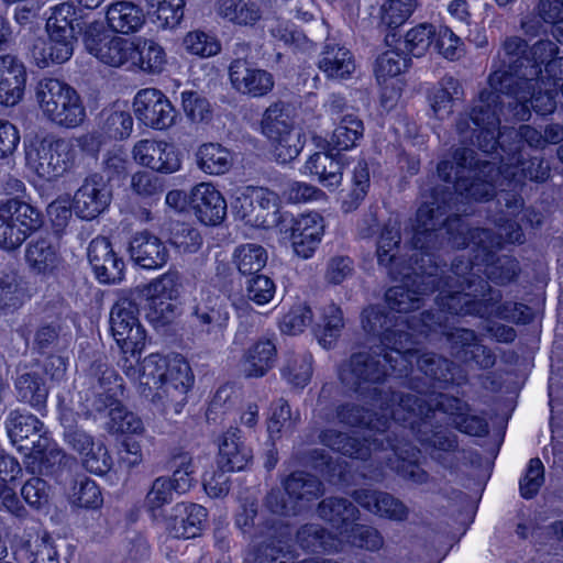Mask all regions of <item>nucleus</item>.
<instances>
[{
	"label": "nucleus",
	"mask_w": 563,
	"mask_h": 563,
	"mask_svg": "<svg viewBox=\"0 0 563 563\" xmlns=\"http://www.w3.org/2000/svg\"><path fill=\"white\" fill-rule=\"evenodd\" d=\"M467 213L464 202L453 199L452 190L437 187L430 201H424L417 211L413 227L412 245L426 253L440 249L446 241L453 247L472 246L475 262L455 260L452 264V276L455 289L467 292V278L481 277L474 269L485 264L486 277L498 285L515 280L520 272L519 263L511 256L493 257L503 246V236L489 229H470L461 219Z\"/></svg>",
	"instance_id": "nucleus-1"
},
{
	"label": "nucleus",
	"mask_w": 563,
	"mask_h": 563,
	"mask_svg": "<svg viewBox=\"0 0 563 563\" xmlns=\"http://www.w3.org/2000/svg\"><path fill=\"white\" fill-rule=\"evenodd\" d=\"M110 329L122 353L119 366L137 385L140 394L166 416L180 413L194 383L188 362L180 355L167 358L158 353L139 362L146 334L139 320V307L129 298H121L113 305Z\"/></svg>",
	"instance_id": "nucleus-2"
},
{
	"label": "nucleus",
	"mask_w": 563,
	"mask_h": 563,
	"mask_svg": "<svg viewBox=\"0 0 563 563\" xmlns=\"http://www.w3.org/2000/svg\"><path fill=\"white\" fill-rule=\"evenodd\" d=\"M438 175L445 184L453 183V199L464 202L488 201L495 197L499 180L521 186L526 179L543 183L549 178L550 167L543 159L534 157L528 162L523 156L504 157L500 162L481 159L474 150L456 148L452 159L438 164Z\"/></svg>",
	"instance_id": "nucleus-3"
},
{
	"label": "nucleus",
	"mask_w": 563,
	"mask_h": 563,
	"mask_svg": "<svg viewBox=\"0 0 563 563\" xmlns=\"http://www.w3.org/2000/svg\"><path fill=\"white\" fill-rule=\"evenodd\" d=\"M500 114L510 117L505 100L494 91L483 90L470 115L460 117L456 130L462 142L477 145L484 153H492L498 146L507 155L522 156L523 143L533 148H543V134L531 125H521L518 130L500 131Z\"/></svg>",
	"instance_id": "nucleus-4"
},
{
	"label": "nucleus",
	"mask_w": 563,
	"mask_h": 563,
	"mask_svg": "<svg viewBox=\"0 0 563 563\" xmlns=\"http://www.w3.org/2000/svg\"><path fill=\"white\" fill-rule=\"evenodd\" d=\"M444 318L441 312L424 311L419 317H401L391 312L388 307L369 306L362 312V327L373 336H378L380 347L389 350L384 354L385 361L399 373L407 371L412 353L410 343H418V336L442 331Z\"/></svg>",
	"instance_id": "nucleus-5"
},
{
	"label": "nucleus",
	"mask_w": 563,
	"mask_h": 563,
	"mask_svg": "<svg viewBox=\"0 0 563 563\" xmlns=\"http://www.w3.org/2000/svg\"><path fill=\"white\" fill-rule=\"evenodd\" d=\"M514 70L504 75L490 74L489 89L485 90L499 93L508 114L515 120H529L531 109L542 115L552 113L556 108L555 82L540 77L542 69L537 65H526L525 69L517 65Z\"/></svg>",
	"instance_id": "nucleus-6"
},
{
	"label": "nucleus",
	"mask_w": 563,
	"mask_h": 563,
	"mask_svg": "<svg viewBox=\"0 0 563 563\" xmlns=\"http://www.w3.org/2000/svg\"><path fill=\"white\" fill-rule=\"evenodd\" d=\"M434 394L408 393L407 396H400L398 407L391 410V417L396 431L404 435L407 427L410 432L417 437L419 442L429 452L430 456L444 464V453L455 452L459 449L457 437L448 430H434L433 420L439 413L433 401Z\"/></svg>",
	"instance_id": "nucleus-7"
},
{
	"label": "nucleus",
	"mask_w": 563,
	"mask_h": 563,
	"mask_svg": "<svg viewBox=\"0 0 563 563\" xmlns=\"http://www.w3.org/2000/svg\"><path fill=\"white\" fill-rule=\"evenodd\" d=\"M86 387L79 391L87 412H102L110 409L107 422L108 429L113 433H141L142 420L124 410L118 400L122 395V385L114 369L101 360L95 361L85 382Z\"/></svg>",
	"instance_id": "nucleus-8"
},
{
	"label": "nucleus",
	"mask_w": 563,
	"mask_h": 563,
	"mask_svg": "<svg viewBox=\"0 0 563 563\" xmlns=\"http://www.w3.org/2000/svg\"><path fill=\"white\" fill-rule=\"evenodd\" d=\"M389 350L377 346L371 352L353 353L339 367L341 383L363 396L379 404L380 410H388L389 405L398 407L399 397L408 394L384 390L382 385L387 376L395 374L402 376L404 373L391 368L390 363L385 361L384 354Z\"/></svg>",
	"instance_id": "nucleus-9"
},
{
	"label": "nucleus",
	"mask_w": 563,
	"mask_h": 563,
	"mask_svg": "<svg viewBox=\"0 0 563 563\" xmlns=\"http://www.w3.org/2000/svg\"><path fill=\"white\" fill-rule=\"evenodd\" d=\"M467 292L453 291L451 288L448 295H442L441 305L451 314L490 317L500 319L527 322L528 316L525 305L516 302L499 303L501 295L499 290H493L487 280L482 277L467 278Z\"/></svg>",
	"instance_id": "nucleus-10"
},
{
	"label": "nucleus",
	"mask_w": 563,
	"mask_h": 563,
	"mask_svg": "<svg viewBox=\"0 0 563 563\" xmlns=\"http://www.w3.org/2000/svg\"><path fill=\"white\" fill-rule=\"evenodd\" d=\"M401 274L395 280H400L399 285L390 287L385 299L388 309L391 312L408 313L419 309L423 303V296L435 289L440 290L437 297V305L441 311H448L441 305L442 295H448V290L457 291L454 285V277L448 275L445 278H439L432 272L421 271L420 273L413 266H404Z\"/></svg>",
	"instance_id": "nucleus-11"
},
{
	"label": "nucleus",
	"mask_w": 563,
	"mask_h": 563,
	"mask_svg": "<svg viewBox=\"0 0 563 563\" xmlns=\"http://www.w3.org/2000/svg\"><path fill=\"white\" fill-rule=\"evenodd\" d=\"M36 100L43 114L59 126L77 128L86 118V110L77 91L56 78L38 81Z\"/></svg>",
	"instance_id": "nucleus-12"
},
{
	"label": "nucleus",
	"mask_w": 563,
	"mask_h": 563,
	"mask_svg": "<svg viewBox=\"0 0 563 563\" xmlns=\"http://www.w3.org/2000/svg\"><path fill=\"white\" fill-rule=\"evenodd\" d=\"M233 212L246 224L273 229L283 221L278 196L266 188L247 187L232 202Z\"/></svg>",
	"instance_id": "nucleus-13"
},
{
	"label": "nucleus",
	"mask_w": 563,
	"mask_h": 563,
	"mask_svg": "<svg viewBox=\"0 0 563 563\" xmlns=\"http://www.w3.org/2000/svg\"><path fill=\"white\" fill-rule=\"evenodd\" d=\"M74 142L67 139H44L26 152L27 166L41 178L52 180L69 170L76 161Z\"/></svg>",
	"instance_id": "nucleus-14"
},
{
	"label": "nucleus",
	"mask_w": 563,
	"mask_h": 563,
	"mask_svg": "<svg viewBox=\"0 0 563 563\" xmlns=\"http://www.w3.org/2000/svg\"><path fill=\"white\" fill-rule=\"evenodd\" d=\"M262 132L271 141L279 163L295 159L303 147L301 134L292 129L289 115L279 103L272 104L264 112Z\"/></svg>",
	"instance_id": "nucleus-15"
},
{
	"label": "nucleus",
	"mask_w": 563,
	"mask_h": 563,
	"mask_svg": "<svg viewBox=\"0 0 563 563\" xmlns=\"http://www.w3.org/2000/svg\"><path fill=\"white\" fill-rule=\"evenodd\" d=\"M394 438L387 435L384 440V451H380L375 461L379 464L383 462L387 467L395 471L404 479L411 481L415 484H427L430 479L419 464L420 450L405 440L396 430H393Z\"/></svg>",
	"instance_id": "nucleus-16"
},
{
	"label": "nucleus",
	"mask_w": 563,
	"mask_h": 563,
	"mask_svg": "<svg viewBox=\"0 0 563 563\" xmlns=\"http://www.w3.org/2000/svg\"><path fill=\"white\" fill-rule=\"evenodd\" d=\"M133 109L139 121L155 130L168 129L176 122V109L156 88H144L137 91L133 100Z\"/></svg>",
	"instance_id": "nucleus-17"
},
{
	"label": "nucleus",
	"mask_w": 563,
	"mask_h": 563,
	"mask_svg": "<svg viewBox=\"0 0 563 563\" xmlns=\"http://www.w3.org/2000/svg\"><path fill=\"white\" fill-rule=\"evenodd\" d=\"M111 199L110 185L101 174L93 173L76 190L71 208L77 217L92 220L109 207Z\"/></svg>",
	"instance_id": "nucleus-18"
},
{
	"label": "nucleus",
	"mask_w": 563,
	"mask_h": 563,
	"mask_svg": "<svg viewBox=\"0 0 563 563\" xmlns=\"http://www.w3.org/2000/svg\"><path fill=\"white\" fill-rule=\"evenodd\" d=\"M181 287V275L172 269L146 286L145 294L151 301V309L163 323L170 322L175 317L177 306L174 301L179 297Z\"/></svg>",
	"instance_id": "nucleus-19"
},
{
	"label": "nucleus",
	"mask_w": 563,
	"mask_h": 563,
	"mask_svg": "<svg viewBox=\"0 0 563 563\" xmlns=\"http://www.w3.org/2000/svg\"><path fill=\"white\" fill-rule=\"evenodd\" d=\"M48 37H35L30 43L27 51L30 57L40 68H46L53 64H63L74 54L77 42L76 34L46 31Z\"/></svg>",
	"instance_id": "nucleus-20"
},
{
	"label": "nucleus",
	"mask_w": 563,
	"mask_h": 563,
	"mask_svg": "<svg viewBox=\"0 0 563 563\" xmlns=\"http://www.w3.org/2000/svg\"><path fill=\"white\" fill-rule=\"evenodd\" d=\"M5 426L11 442L19 451H25L26 454L36 448H46L47 434L44 424L35 416L14 410L10 412Z\"/></svg>",
	"instance_id": "nucleus-21"
},
{
	"label": "nucleus",
	"mask_w": 563,
	"mask_h": 563,
	"mask_svg": "<svg viewBox=\"0 0 563 563\" xmlns=\"http://www.w3.org/2000/svg\"><path fill=\"white\" fill-rule=\"evenodd\" d=\"M450 344L451 354L463 363H474L479 368L493 367L496 361L494 353L483 345L473 330L456 328L443 332Z\"/></svg>",
	"instance_id": "nucleus-22"
},
{
	"label": "nucleus",
	"mask_w": 563,
	"mask_h": 563,
	"mask_svg": "<svg viewBox=\"0 0 563 563\" xmlns=\"http://www.w3.org/2000/svg\"><path fill=\"white\" fill-rule=\"evenodd\" d=\"M229 76L238 92L252 98L266 96L275 85L274 77L269 71L253 67L243 58H235L231 63Z\"/></svg>",
	"instance_id": "nucleus-23"
},
{
	"label": "nucleus",
	"mask_w": 563,
	"mask_h": 563,
	"mask_svg": "<svg viewBox=\"0 0 563 563\" xmlns=\"http://www.w3.org/2000/svg\"><path fill=\"white\" fill-rule=\"evenodd\" d=\"M396 408L397 407L389 405L388 410H382V415H376V418L374 419L373 416L363 407L347 402L339 405L334 410L325 412L323 419L327 422L338 421L339 423L347 427L365 426L369 430L378 432V438L386 439L387 437L384 435V432L391 428L389 418L393 419L391 410Z\"/></svg>",
	"instance_id": "nucleus-24"
},
{
	"label": "nucleus",
	"mask_w": 563,
	"mask_h": 563,
	"mask_svg": "<svg viewBox=\"0 0 563 563\" xmlns=\"http://www.w3.org/2000/svg\"><path fill=\"white\" fill-rule=\"evenodd\" d=\"M320 442L346 456L358 459V460H367L368 457H374L380 452L384 451V438L374 437L371 438L364 437L363 441L357 438L350 437L349 434L334 430V429H325L319 434Z\"/></svg>",
	"instance_id": "nucleus-25"
},
{
	"label": "nucleus",
	"mask_w": 563,
	"mask_h": 563,
	"mask_svg": "<svg viewBox=\"0 0 563 563\" xmlns=\"http://www.w3.org/2000/svg\"><path fill=\"white\" fill-rule=\"evenodd\" d=\"M87 256L100 283L115 284L123 279L124 262L118 257L107 238L93 239L89 243Z\"/></svg>",
	"instance_id": "nucleus-26"
},
{
	"label": "nucleus",
	"mask_w": 563,
	"mask_h": 563,
	"mask_svg": "<svg viewBox=\"0 0 563 563\" xmlns=\"http://www.w3.org/2000/svg\"><path fill=\"white\" fill-rule=\"evenodd\" d=\"M196 329L213 341L224 335L229 312L219 297L207 296L196 303L191 313Z\"/></svg>",
	"instance_id": "nucleus-27"
},
{
	"label": "nucleus",
	"mask_w": 563,
	"mask_h": 563,
	"mask_svg": "<svg viewBox=\"0 0 563 563\" xmlns=\"http://www.w3.org/2000/svg\"><path fill=\"white\" fill-rule=\"evenodd\" d=\"M132 153L139 164L163 174H172L180 168V159L174 146L163 141L141 140Z\"/></svg>",
	"instance_id": "nucleus-28"
},
{
	"label": "nucleus",
	"mask_w": 563,
	"mask_h": 563,
	"mask_svg": "<svg viewBox=\"0 0 563 563\" xmlns=\"http://www.w3.org/2000/svg\"><path fill=\"white\" fill-rule=\"evenodd\" d=\"M433 401L438 410L449 416L459 431L473 437H483L488 433L487 421L479 416L471 415L468 405L461 399L434 394Z\"/></svg>",
	"instance_id": "nucleus-29"
},
{
	"label": "nucleus",
	"mask_w": 563,
	"mask_h": 563,
	"mask_svg": "<svg viewBox=\"0 0 563 563\" xmlns=\"http://www.w3.org/2000/svg\"><path fill=\"white\" fill-rule=\"evenodd\" d=\"M205 507L192 503H178L166 519V530L177 539H191L200 534L207 521Z\"/></svg>",
	"instance_id": "nucleus-30"
},
{
	"label": "nucleus",
	"mask_w": 563,
	"mask_h": 563,
	"mask_svg": "<svg viewBox=\"0 0 563 563\" xmlns=\"http://www.w3.org/2000/svg\"><path fill=\"white\" fill-rule=\"evenodd\" d=\"M128 251L132 262L145 269L161 268L169 257V252L162 240L148 231L135 233Z\"/></svg>",
	"instance_id": "nucleus-31"
},
{
	"label": "nucleus",
	"mask_w": 563,
	"mask_h": 563,
	"mask_svg": "<svg viewBox=\"0 0 563 563\" xmlns=\"http://www.w3.org/2000/svg\"><path fill=\"white\" fill-rule=\"evenodd\" d=\"M190 206L200 222L220 224L227 214V202L219 190L209 183L195 186L190 192Z\"/></svg>",
	"instance_id": "nucleus-32"
},
{
	"label": "nucleus",
	"mask_w": 563,
	"mask_h": 563,
	"mask_svg": "<svg viewBox=\"0 0 563 563\" xmlns=\"http://www.w3.org/2000/svg\"><path fill=\"white\" fill-rule=\"evenodd\" d=\"M324 231L323 218L317 212L300 214L291 227V242L295 253L309 258L321 242Z\"/></svg>",
	"instance_id": "nucleus-33"
},
{
	"label": "nucleus",
	"mask_w": 563,
	"mask_h": 563,
	"mask_svg": "<svg viewBox=\"0 0 563 563\" xmlns=\"http://www.w3.org/2000/svg\"><path fill=\"white\" fill-rule=\"evenodd\" d=\"M353 498L368 511L393 521H405L410 514L400 499L387 492L357 489L354 490Z\"/></svg>",
	"instance_id": "nucleus-34"
},
{
	"label": "nucleus",
	"mask_w": 563,
	"mask_h": 563,
	"mask_svg": "<svg viewBox=\"0 0 563 563\" xmlns=\"http://www.w3.org/2000/svg\"><path fill=\"white\" fill-rule=\"evenodd\" d=\"M318 68L330 79H347L355 71L352 52L333 38H328L320 52Z\"/></svg>",
	"instance_id": "nucleus-35"
},
{
	"label": "nucleus",
	"mask_w": 563,
	"mask_h": 563,
	"mask_svg": "<svg viewBox=\"0 0 563 563\" xmlns=\"http://www.w3.org/2000/svg\"><path fill=\"white\" fill-rule=\"evenodd\" d=\"M218 466L223 471H243L252 461V450L242 441L241 430L231 427L219 438Z\"/></svg>",
	"instance_id": "nucleus-36"
},
{
	"label": "nucleus",
	"mask_w": 563,
	"mask_h": 563,
	"mask_svg": "<svg viewBox=\"0 0 563 563\" xmlns=\"http://www.w3.org/2000/svg\"><path fill=\"white\" fill-rule=\"evenodd\" d=\"M26 71L15 56H0V104L14 106L23 96Z\"/></svg>",
	"instance_id": "nucleus-37"
},
{
	"label": "nucleus",
	"mask_w": 563,
	"mask_h": 563,
	"mask_svg": "<svg viewBox=\"0 0 563 563\" xmlns=\"http://www.w3.org/2000/svg\"><path fill=\"white\" fill-rule=\"evenodd\" d=\"M347 158L342 154L317 152L312 154L303 166V173L317 176L320 184L329 189L339 187L343 179V169Z\"/></svg>",
	"instance_id": "nucleus-38"
},
{
	"label": "nucleus",
	"mask_w": 563,
	"mask_h": 563,
	"mask_svg": "<svg viewBox=\"0 0 563 563\" xmlns=\"http://www.w3.org/2000/svg\"><path fill=\"white\" fill-rule=\"evenodd\" d=\"M400 240V225L398 221L389 219L385 223L377 242V260L379 265L387 268L391 278H397L401 274V267L410 266L397 255Z\"/></svg>",
	"instance_id": "nucleus-39"
},
{
	"label": "nucleus",
	"mask_w": 563,
	"mask_h": 563,
	"mask_svg": "<svg viewBox=\"0 0 563 563\" xmlns=\"http://www.w3.org/2000/svg\"><path fill=\"white\" fill-rule=\"evenodd\" d=\"M288 498L298 506L299 512L309 508L323 494L322 482L306 472H294L284 482Z\"/></svg>",
	"instance_id": "nucleus-40"
},
{
	"label": "nucleus",
	"mask_w": 563,
	"mask_h": 563,
	"mask_svg": "<svg viewBox=\"0 0 563 563\" xmlns=\"http://www.w3.org/2000/svg\"><path fill=\"white\" fill-rule=\"evenodd\" d=\"M464 90L461 81L453 76H444L430 89L428 100L435 118L444 120L453 113L456 101L462 100Z\"/></svg>",
	"instance_id": "nucleus-41"
},
{
	"label": "nucleus",
	"mask_w": 563,
	"mask_h": 563,
	"mask_svg": "<svg viewBox=\"0 0 563 563\" xmlns=\"http://www.w3.org/2000/svg\"><path fill=\"white\" fill-rule=\"evenodd\" d=\"M276 346L271 340H260L251 345L244 353L240 368L247 378L265 376L275 365Z\"/></svg>",
	"instance_id": "nucleus-42"
},
{
	"label": "nucleus",
	"mask_w": 563,
	"mask_h": 563,
	"mask_svg": "<svg viewBox=\"0 0 563 563\" xmlns=\"http://www.w3.org/2000/svg\"><path fill=\"white\" fill-rule=\"evenodd\" d=\"M109 27L121 34L137 32L145 23V14L139 5L130 1L111 3L106 12Z\"/></svg>",
	"instance_id": "nucleus-43"
},
{
	"label": "nucleus",
	"mask_w": 563,
	"mask_h": 563,
	"mask_svg": "<svg viewBox=\"0 0 563 563\" xmlns=\"http://www.w3.org/2000/svg\"><path fill=\"white\" fill-rule=\"evenodd\" d=\"M25 262L31 273L49 275L59 263L57 247L49 238L31 240L25 249Z\"/></svg>",
	"instance_id": "nucleus-44"
},
{
	"label": "nucleus",
	"mask_w": 563,
	"mask_h": 563,
	"mask_svg": "<svg viewBox=\"0 0 563 563\" xmlns=\"http://www.w3.org/2000/svg\"><path fill=\"white\" fill-rule=\"evenodd\" d=\"M214 11L218 16L238 26H254L262 19L261 7L252 0H217Z\"/></svg>",
	"instance_id": "nucleus-45"
},
{
	"label": "nucleus",
	"mask_w": 563,
	"mask_h": 563,
	"mask_svg": "<svg viewBox=\"0 0 563 563\" xmlns=\"http://www.w3.org/2000/svg\"><path fill=\"white\" fill-rule=\"evenodd\" d=\"M319 516L330 522L341 534L347 532L349 527L356 522L358 509L346 498L329 497L318 506Z\"/></svg>",
	"instance_id": "nucleus-46"
},
{
	"label": "nucleus",
	"mask_w": 563,
	"mask_h": 563,
	"mask_svg": "<svg viewBox=\"0 0 563 563\" xmlns=\"http://www.w3.org/2000/svg\"><path fill=\"white\" fill-rule=\"evenodd\" d=\"M132 43L134 52L131 60L134 65L146 73L158 74L163 71L167 57L162 45L146 37H137Z\"/></svg>",
	"instance_id": "nucleus-47"
},
{
	"label": "nucleus",
	"mask_w": 563,
	"mask_h": 563,
	"mask_svg": "<svg viewBox=\"0 0 563 563\" xmlns=\"http://www.w3.org/2000/svg\"><path fill=\"white\" fill-rule=\"evenodd\" d=\"M16 397L20 401L41 410L45 407L48 389L43 377L35 372L20 374L15 379Z\"/></svg>",
	"instance_id": "nucleus-48"
},
{
	"label": "nucleus",
	"mask_w": 563,
	"mask_h": 563,
	"mask_svg": "<svg viewBox=\"0 0 563 563\" xmlns=\"http://www.w3.org/2000/svg\"><path fill=\"white\" fill-rule=\"evenodd\" d=\"M344 328L343 312L339 306L331 302L321 309L320 322L316 329V336L320 345L331 349L341 335Z\"/></svg>",
	"instance_id": "nucleus-49"
},
{
	"label": "nucleus",
	"mask_w": 563,
	"mask_h": 563,
	"mask_svg": "<svg viewBox=\"0 0 563 563\" xmlns=\"http://www.w3.org/2000/svg\"><path fill=\"white\" fill-rule=\"evenodd\" d=\"M412 344L413 343L409 344V349L412 353V356H409L410 365L407 371L404 372L402 376L408 374L409 369L412 367V361L416 360L419 371L431 379L439 383H449L453 379V363L451 361L434 353H424L418 356L417 351L411 347Z\"/></svg>",
	"instance_id": "nucleus-50"
},
{
	"label": "nucleus",
	"mask_w": 563,
	"mask_h": 563,
	"mask_svg": "<svg viewBox=\"0 0 563 563\" xmlns=\"http://www.w3.org/2000/svg\"><path fill=\"white\" fill-rule=\"evenodd\" d=\"M312 371L311 354L289 353L280 368V375L292 388L302 389L309 384Z\"/></svg>",
	"instance_id": "nucleus-51"
},
{
	"label": "nucleus",
	"mask_w": 563,
	"mask_h": 563,
	"mask_svg": "<svg viewBox=\"0 0 563 563\" xmlns=\"http://www.w3.org/2000/svg\"><path fill=\"white\" fill-rule=\"evenodd\" d=\"M297 542L301 549L310 552H338L340 542L323 527L317 523H308L297 531Z\"/></svg>",
	"instance_id": "nucleus-52"
},
{
	"label": "nucleus",
	"mask_w": 563,
	"mask_h": 563,
	"mask_svg": "<svg viewBox=\"0 0 563 563\" xmlns=\"http://www.w3.org/2000/svg\"><path fill=\"white\" fill-rule=\"evenodd\" d=\"M99 126L102 133L113 140H124L130 136L133 129V118L128 110L120 109L118 104L107 108L100 113Z\"/></svg>",
	"instance_id": "nucleus-53"
},
{
	"label": "nucleus",
	"mask_w": 563,
	"mask_h": 563,
	"mask_svg": "<svg viewBox=\"0 0 563 563\" xmlns=\"http://www.w3.org/2000/svg\"><path fill=\"white\" fill-rule=\"evenodd\" d=\"M134 45L129 40L110 35L95 48L93 55L101 63L112 67H120L133 58Z\"/></svg>",
	"instance_id": "nucleus-54"
},
{
	"label": "nucleus",
	"mask_w": 563,
	"mask_h": 563,
	"mask_svg": "<svg viewBox=\"0 0 563 563\" xmlns=\"http://www.w3.org/2000/svg\"><path fill=\"white\" fill-rule=\"evenodd\" d=\"M364 124L355 113H346L340 118L332 133L330 144L339 151L354 147L363 137Z\"/></svg>",
	"instance_id": "nucleus-55"
},
{
	"label": "nucleus",
	"mask_w": 563,
	"mask_h": 563,
	"mask_svg": "<svg viewBox=\"0 0 563 563\" xmlns=\"http://www.w3.org/2000/svg\"><path fill=\"white\" fill-rule=\"evenodd\" d=\"M197 163L201 170L210 175H222L232 166L229 150L218 143L202 144L197 152Z\"/></svg>",
	"instance_id": "nucleus-56"
},
{
	"label": "nucleus",
	"mask_w": 563,
	"mask_h": 563,
	"mask_svg": "<svg viewBox=\"0 0 563 563\" xmlns=\"http://www.w3.org/2000/svg\"><path fill=\"white\" fill-rule=\"evenodd\" d=\"M1 207L26 238L37 231L43 224L41 212L25 201L13 198L7 200Z\"/></svg>",
	"instance_id": "nucleus-57"
},
{
	"label": "nucleus",
	"mask_w": 563,
	"mask_h": 563,
	"mask_svg": "<svg viewBox=\"0 0 563 563\" xmlns=\"http://www.w3.org/2000/svg\"><path fill=\"white\" fill-rule=\"evenodd\" d=\"M25 468L32 474L52 473L56 465L62 464L65 454L47 437L45 449L36 448L25 456Z\"/></svg>",
	"instance_id": "nucleus-58"
},
{
	"label": "nucleus",
	"mask_w": 563,
	"mask_h": 563,
	"mask_svg": "<svg viewBox=\"0 0 563 563\" xmlns=\"http://www.w3.org/2000/svg\"><path fill=\"white\" fill-rule=\"evenodd\" d=\"M267 263L266 250L255 243H246L235 247L233 264L242 275L258 273Z\"/></svg>",
	"instance_id": "nucleus-59"
},
{
	"label": "nucleus",
	"mask_w": 563,
	"mask_h": 563,
	"mask_svg": "<svg viewBox=\"0 0 563 563\" xmlns=\"http://www.w3.org/2000/svg\"><path fill=\"white\" fill-rule=\"evenodd\" d=\"M68 498L71 506L84 509H97L103 503L99 486L86 476L75 479Z\"/></svg>",
	"instance_id": "nucleus-60"
},
{
	"label": "nucleus",
	"mask_w": 563,
	"mask_h": 563,
	"mask_svg": "<svg viewBox=\"0 0 563 563\" xmlns=\"http://www.w3.org/2000/svg\"><path fill=\"white\" fill-rule=\"evenodd\" d=\"M22 278L14 274L0 277V309L14 311L29 299Z\"/></svg>",
	"instance_id": "nucleus-61"
},
{
	"label": "nucleus",
	"mask_w": 563,
	"mask_h": 563,
	"mask_svg": "<svg viewBox=\"0 0 563 563\" xmlns=\"http://www.w3.org/2000/svg\"><path fill=\"white\" fill-rule=\"evenodd\" d=\"M163 27L173 29L184 19L186 0H146Z\"/></svg>",
	"instance_id": "nucleus-62"
},
{
	"label": "nucleus",
	"mask_w": 563,
	"mask_h": 563,
	"mask_svg": "<svg viewBox=\"0 0 563 563\" xmlns=\"http://www.w3.org/2000/svg\"><path fill=\"white\" fill-rule=\"evenodd\" d=\"M65 336V328L59 318L43 321L35 330L33 347L41 353L56 349Z\"/></svg>",
	"instance_id": "nucleus-63"
},
{
	"label": "nucleus",
	"mask_w": 563,
	"mask_h": 563,
	"mask_svg": "<svg viewBox=\"0 0 563 563\" xmlns=\"http://www.w3.org/2000/svg\"><path fill=\"white\" fill-rule=\"evenodd\" d=\"M343 536L346 541L356 548L371 552H377L384 547V538L380 532L371 526L352 523Z\"/></svg>",
	"instance_id": "nucleus-64"
}]
</instances>
